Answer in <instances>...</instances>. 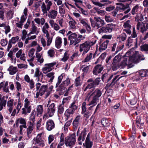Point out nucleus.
<instances>
[{
	"mask_svg": "<svg viewBox=\"0 0 148 148\" xmlns=\"http://www.w3.org/2000/svg\"><path fill=\"white\" fill-rule=\"evenodd\" d=\"M141 8L140 6L136 5L133 7L132 8L131 12L132 15L138 14L139 15L140 12Z\"/></svg>",
	"mask_w": 148,
	"mask_h": 148,
	"instance_id": "obj_25",
	"label": "nucleus"
},
{
	"mask_svg": "<svg viewBox=\"0 0 148 148\" xmlns=\"http://www.w3.org/2000/svg\"><path fill=\"white\" fill-rule=\"evenodd\" d=\"M58 13L57 11L54 10H51L49 11L47 15L51 19H50L53 20V19H55Z\"/></svg>",
	"mask_w": 148,
	"mask_h": 148,
	"instance_id": "obj_23",
	"label": "nucleus"
},
{
	"mask_svg": "<svg viewBox=\"0 0 148 148\" xmlns=\"http://www.w3.org/2000/svg\"><path fill=\"white\" fill-rule=\"evenodd\" d=\"M93 9L95 10L98 14L101 15L104 14L106 12L105 10H101L98 8L94 7Z\"/></svg>",
	"mask_w": 148,
	"mask_h": 148,
	"instance_id": "obj_52",
	"label": "nucleus"
},
{
	"mask_svg": "<svg viewBox=\"0 0 148 148\" xmlns=\"http://www.w3.org/2000/svg\"><path fill=\"white\" fill-rule=\"evenodd\" d=\"M43 135L44 133L43 132L38 134L36 137L34 138L32 140L33 144L38 147H43L45 146V143L42 138Z\"/></svg>",
	"mask_w": 148,
	"mask_h": 148,
	"instance_id": "obj_8",
	"label": "nucleus"
},
{
	"mask_svg": "<svg viewBox=\"0 0 148 148\" xmlns=\"http://www.w3.org/2000/svg\"><path fill=\"white\" fill-rule=\"evenodd\" d=\"M99 80L97 79H96L94 80V82L90 83L85 88L84 87V86L83 87L82 89L84 92H86L88 90L95 87L99 84Z\"/></svg>",
	"mask_w": 148,
	"mask_h": 148,
	"instance_id": "obj_17",
	"label": "nucleus"
},
{
	"mask_svg": "<svg viewBox=\"0 0 148 148\" xmlns=\"http://www.w3.org/2000/svg\"><path fill=\"white\" fill-rule=\"evenodd\" d=\"M24 107L31 108L30 100L27 98H25L24 100Z\"/></svg>",
	"mask_w": 148,
	"mask_h": 148,
	"instance_id": "obj_62",
	"label": "nucleus"
},
{
	"mask_svg": "<svg viewBox=\"0 0 148 148\" xmlns=\"http://www.w3.org/2000/svg\"><path fill=\"white\" fill-rule=\"evenodd\" d=\"M49 23L51 27L53 28L54 30L58 31L60 29V26L57 23H55L54 21L52 19H50Z\"/></svg>",
	"mask_w": 148,
	"mask_h": 148,
	"instance_id": "obj_28",
	"label": "nucleus"
},
{
	"mask_svg": "<svg viewBox=\"0 0 148 148\" xmlns=\"http://www.w3.org/2000/svg\"><path fill=\"white\" fill-rule=\"evenodd\" d=\"M27 10L26 8H25L23 11L24 14L22 15L21 17L20 21L22 23H24L27 18Z\"/></svg>",
	"mask_w": 148,
	"mask_h": 148,
	"instance_id": "obj_41",
	"label": "nucleus"
},
{
	"mask_svg": "<svg viewBox=\"0 0 148 148\" xmlns=\"http://www.w3.org/2000/svg\"><path fill=\"white\" fill-rule=\"evenodd\" d=\"M16 57L19 58L21 60L25 61V55L24 53H22V50L20 49L16 54Z\"/></svg>",
	"mask_w": 148,
	"mask_h": 148,
	"instance_id": "obj_31",
	"label": "nucleus"
},
{
	"mask_svg": "<svg viewBox=\"0 0 148 148\" xmlns=\"http://www.w3.org/2000/svg\"><path fill=\"white\" fill-rule=\"evenodd\" d=\"M138 74L136 75L135 78L137 80L141 79L142 77H146L145 70H141L139 71L138 72Z\"/></svg>",
	"mask_w": 148,
	"mask_h": 148,
	"instance_id": "obj_22",
	"label": "nucleus"
},
{
	"mask_svg": "<svg viewBox=\"0 0 148 148\" xmlns=\"http://www.w3.org/2000/svg\"><path fill=\"white\" fill-rule=\"evenodd\" d=\"M8 71L9 72V74L10 75H12L15 74L17 72L18 70L16 67L11 66L9 67L8 69Z\"/></svg>",
	"mask_w": 148,
	"mask_h": 148,
	"instance_id": "obj_37",
	"label": "nucleus"
},
{
	"mask_svg": "<svg viewBox=\"0 0 148 148\" xmlns=\"http://www.w3.org/2000/svg\"><path fill=\"white\" fill-rule=\"evenodd\" d=\"M41 75L42 77H43V74L40 71L39 69L38 68H36L34 77H36L38 78V82L39 81V78Z\"/></svg>",
	"mask_w": 148,
	"mask_h": 148,
	"instance_id": "obj_39",
	"label": "nucleus"
},
{
	"mask_svg": "<svg viewBox=\"0 0 148 148\" xmlns=\"http://www.w3.org/2000/svg\"><path fill=\"white\" fill-rule=\"evenodd\" d=\"M115 25L110 23L106 25L99 29V33L100 34L110 33L114 29Z\"/></svg>",
	"mask_w": 148,
	"mask_h": 148,
	"instance_id": "obj_14",
	"label": "nucleus"
},
{
	"mask_svg": "<svg viewBox=\"0 0 148 148\" xmlns=\"http://www.w3.org/2000/svg\"><path fill=\"white\" fill-rule=\"evenodd\" d=\"M102 94V91L101 90L97 88L95 90L91 93V95H92V100L90 101L88 104L89 106L91 105L92 104H94V105H96L97 104V102L99 101V98L101 97Z\"/></svg>",
	"mask_w": 148,
	"mask_h": 148,
	"instance_id": "obj_6",
	"label": "nucleus"
},
{
	"mask_svg": "<svg viewBox=\"0 0 148 148\" xmlns=\"http://www.w3.org/2000/svg\"><path fill=\"white\" fill-rule=\"evenodd\" d=\"M103 69V67L101 65H97L93 68V73L95 75H98L101 72Z\"/></svg>",
	"mask_w": 148,
	"mask_h": 148,
	"instance_id": "obj_20",
	"label": "nucleus"
},
{
	"mask_svg": "<svg viewBox=\"0 0 148 148\" xmlns=\"http://www.w3.org/2000/svg\"><path fill=\"white\" fill-rule=\"evenodd\" d=\"M136 20L138 21L136 28L138 30H139L140 27L141 31L143 32L146 31L148 28V21H143L141 24V21L143 19V17L141 14L136 15L135 17Z\"/></svg>",
	"mask_w": 148,
	"mask_h": 148,
	"instance_id": "obj_4",
	"label": "nucleus"
},
{
	"mask_svg": "<svg viewBox=\"0 0 148 148\" xmlns=\"http://www.w3.org/2000/svg\"><path fill=\"white\" fill-rule=\"evenodd\" d=\"M30 32L27 35L28 36H29L31 34H35L38 35L39 33V30L38 28L36 26L34 21L32 22L31 27L30 29Z\"/></svg>",
	"mask_w": 148,
	"mask_h": 148,
	"instance_id": "obj_18",
	"label": "nucleus"
},
{
	"mask_svg": "<svg viewBox=\"0 0 148 148\" xmlns=\"http://www.w3.org/2000/svg\"><path fill=\"white\" fill-rule=\"evenodd\" d=\"M109 41L107 40L104 41L100 45L99 47V51L101 52L105 50L107 48V46Z\"/></svg>",
	"mask_w": 148,
	"mask_h": 148,
	"instance_id": "obj_33",
	"label": "nucleus"
},
{
	"mask_svg": "<svg viewBox=\"0 0 148 148\" xmlns=\"http://www.w3.org/2000/svg\"><path fill=\"white\" fill-rule=\"evenodd\" d=\"M75 137V134L66 137L64 140V144L66 146V147H69L71 148L72 147L76 142Z\"/></svg>",
	"mask_w": 148,
	"mask_h": 148,
	"instance_id": "obj_12",
	"label": "nucleus"
},
{
	"mask_svg": "<svg viewBox=\"0 0 148 148\" xmlns=\"http://www.w3.org/2000/svg\"><path fill=\"white\" fill-rule=\"evenodd\" d=\"M47 54L48 56L50 57L53 58L54 56L55 52L53 49H51L49 50L47 52Z\"/></svg>",
	"mask_w": 148,
	"mask_h": 148,
	"instance_id": "obj_56",
	"label": "nucleus"
},
{
	"mask_svg": "<svg viewBox=\"0 0 148 148\" xmlns=\"http://www.w3.org/2000/svg\"><path fill=\"white\" fill-rule=\"evenodd\" d=\"M37 60L38 62L40 64L43 63L44 61V59L42 56V54L40 53H38L36 55Z\"/></svg>",
	"mask_w": 148,
	"mask_h": 148,
	"instance_id": "obj_47",
	"label": "nucleus"
},
{
	"mask_svg": "<svg viewBox=\"0 0 148 148\" xmlns=\"http://www.w3.org/2000/svg\"><path fill=\"white\" fill-rule=\"evenodd\" d=\"M96 41H87L80 45L79 51L82 52V56L85 55L89 51L91 47L96 43Z\"/></svg>",
	"mask_w": 148,
	"mask_h": 148,
	"instance_id": "obj_3",
	"label": "nucleus"
},
{
	"mask_svg": "<svg viewBox=\"0 0 148 148\" xmlns=\"http://www.w3.org/2000/svg\"><path fill=\"white\" fill-rule=\"evenodd\" d=\"M119 10H121L124 11V13L126 14L128 13L131 10V9L128 5H121L119 7Z\"/></svg>",
	"mask_w": 148,
	"mask_h": 148,
	"instance_id": "obj_27",
	"label": "nucleus"
},
{
	"mask_svg": "<svg viewBox=\"0 0 148 148\" xmlns=\"http://www.w3.org/2000/svg\"><path fill=\"white\" fill-rule=\"evenodd\" d=\"M69 54L67 51L65 52L64 54V56L61 59V60L65 62L69 58Z\"/></svg>",
	"mask_w": 148,
	"mask_h": 148,
	"instance_id": "obj_54",
	"label": "nucleus"
},
{
	"mask_svg": "<svg viewBox=\"0 0 148 148\" xmlns=\"http://www.w3.org/2000/svg\"><path fill=\"white\" fill-rule=\"evenodd\" d=\"M55 104L53 103H52L49 106L47 110V112L45 113L43 116V119L45 121L49 117L52 116L55 111Z\"/></svg>",
	"mask_w": 148,
	"mask_h": 148,
	"instance_id": "obj_10",
	"label": "nucleus"
},
{
	"mask_svg": "<svg viewBox=\"0 0 148 148\" xmlns=\"http://www.w3.org/2000/svg\"><path fill=\"white\" fill-rule=\"evenodd\" d=\"M79 11L80 13H82L85 16H87L89 15V13L86 10L82 8H80V9H79Z\"/></svg>",
	"mask_w": 148,
	"mask_h": 148,
	"instance_id": "obj_60",
	"label": "nucleus"
},
{
	"mask_svg": "<svg viewBox=\"0 0 148 148\" xmlns=\"http://www.w3.org/2000/svg\"><path fill=\"white\" fill-rule=\"evenodd\" d=\"M71 79L67 77L66 79L62 82L61 84V88L62 87H66L69 86L71 83Z\"/></svg>",
	"mask_w": 148,
	"mask_h": 148,
	"instance_id": "obj_42",
	"label": "nucleus"
},
{
	"mask_svg": "<svg viewBox=\"0 0 148 148\" xmlns=\"http://www.w3.org/2000/svg\"><path fill=\"white\" fill-rule=\"evenodd\" d=\"M67 17H68V23L70 29L73 30H75L76 28L75 25L76 23V22L69 15H68Z\"/></svg>",
	"mask_w": 148,
	"mask_h": 148,
	"instance_id": "obj_19",
	"label": "nucleus"
},
{
	"mask_svg": "<svg viewBox=\"0 0 148 148\" xmlns=\"http://www.w3.org/2000/svg\"><path fill=\"white\" fill-rule=\"evenodd\" d=\"M119 75H117L113 79L112 82L110 84H108L106 86L108 87H112L115 84V82L119 80V79L121 78L122 76L120 77H119Z\"/></svg>",
	"mask_w": 148,
	"mask_h": 148,
	"instance_id": "obj_43",
	"label": "nucleus"
},
{
	"mask_svg": "<svg viewBox=\"0 0 148 148\" xmlns=\"http://www.w3.org/2000/svg\"><path fill=\"white\" fill-rule=\"evenodd\" d=\"M122 58V55L119 53L114 58L112 64V68L113 71H116L120 67V62Z\"/></svg>",
	"mask_w": 148,
	"mask_h": 148,
	"instance_id": "obj_13",
	"label": "nucleus"
},
{
	"mask_svg": "<svg viewBox=\"0 0 148 148\" xmlns=\"http://www.w3.org/2000/svg\"><path fill=\"white\" fill-rule=\"evenodd\" d=\"M62 44V39L60 36L57 37L55 40V46L57 49L60 48Z\"/></svg>",
	"mask_w": 148,
	"mask_h": 148,
	"instance_id": "obj_32",
	"label": "nucleus"
},
{
	"mask_svg": "<svg viewBox=\"0 0 148 148\" xmlns=\"http://www.w3.org/2000/svg\"><path fill=\"white\" fill-rule=\"evenodd\" d=\"M90 135L88 134L85 141V146L86 148H91L92 145V143L90 140Z\"/></svg>",
	"mask_w": 148,
	"mask_h": 148,
	"instance_id": "obj_34",
	"label": "nucleus"
},
{
	"mask_svg": "<svg viewBox=\"0 0 148 148\" xmlns=\"http://www.w3.org/2000/svg\"><path fill=\"white\" fill-rule=\"evenodd\" d=\"M65 75V74L64 73H62L61 75L59 76L58 79V81L56 84V88L59 87V88H61V84H60L64 77Z\"/></svg>",
	"mask_w": 148,
	"mask_h": 148,
	"instance_id": "obj_38",
	"label": "nucleus"
},
{
	"mask_svg": "<svg viewBox=\"0 0 148 148\" xmlns=\"http://www.w3.org/2000/svg\"><path fill=\"white\" fill-rule=\"evenodd\" d=\"M74 82L76 86L78 87L80 86L82 84V81L80 77L79 76L77 78L75 79Z\"/></svg>",
	"mask_w": 148,
	"mask_h": 148,
	"instance_id": "obj_49",
	"label": "nucleus"
},
{
	"mask_svg": "<svg viewBox=\"0 0 148 148\" xmlns=\"http://www.w3.org/2000/svg\"><path fill=\"white\" fill-rule=\"evenodd\" d=\"M14 84L17 90L18 91H21L22 89L21 84L18 82L16 81L15 82Z\"/></svg>",
	"mask_w": 148,
	"mask_h": 148,
	"instance_id": "obj_55",
	"label": "nucleus"
},
{
	"mask_svg": "<svg viewBox=\"0 0 148 148\" xmlns=\"http://www.w3.org/2000/svg\"><path fill=\"white\" fill-rule=\"evenodd\" d=\"M93 55V53L91 52H90L89 53L87 54L86 57L82 60V62L85 63L90 62L92 59Z\"/></svg>",
	"mask_w": 148,
	"mask_h": 148,
	"instance_id": "obj_40",
	"label": "nucleus"
},
{
	"mask_svg": "<svg viewBox=\"0 0 148 148\" xmlns=\"http://www.w3.org/2000/svg\"><path fill=\"white\" fill-rule=\"evenodd\" d=\"M37 115L38 116L41 115L43 112V106L41 105H39L37 106L36 108Z\"/></svg>",
	"mask_w": 148,
	"mask_h": 148,
	"instance_id": "obj_44",
	"label": "nucleus"
},
{
	"mask_svg": "<svg viewBox=\"0 0 148 148\" xmlns=\"http://www.w3.org/2000/svg\"><path fill=\"white\" fill-rule=\"evenodd\" d=\"M79 20L80 23L82 24L84 27L88 24L86 22V20L82 17H80L79 18Z\"/></svg>",
	"mask_w": 148,
	"mask_h": 148,
	"instance_id": "obj_63",
	"label": "nucleus"
},
{
	"mask_svg": "<svg viewBox=\"0 0 148 148\" xmlns=\"http://www.w3.org/2000/svg\"><path fill=\"white\" fill-rule=\"evenodd\" d=\"M56 64V62H55L45 64L42 69L43 73L47 74L48 73L54 69V66Z\"/></svg>",
	"mask_w": 148,
	"mask_h": 148,
	"instance_id": "obj_15",
	"label": "nucleus"
},
{
	"mask_svg": "<svg viewBox=\"0 0 148 148\" xmlns=\"http://www.w3.org/2000/svg\"><path fill=\"white\" fill-rule=\"evenodd\" d=\"M137 40V38L134 39L133 38H132V37L130 36L128 38L127 40L126 46L129 47L131 46L132 44V43L134 41L135 42V45H136Z\"/></svg>",
	"mask_w": 148,
	"mask_h": 148,
	"instance_id": "obj_36",
	"label": "nucleus"
},
{
	"mask_svg": "<svg viewBox=\"0 0 148 148\" xmlns=\"http://www.w3.org/2000/svg\"><path fill=\"white\" fill-rule=\"evenodd\" d=\"M17 103L14 102V100L11 99L7 102V109L10 114L11 113V115L14 116L16 113V109L14 108Z\"/></svg>",
	"mask_w": 148,
	"mask_h": 148,
	"instance_id": "obj_9",
	"label": "nucleus"
},
{
	"mask_svg": "<svg viewBox=\"0 0 148 148\" xmlns=\"http://www.w3.org/2000/svg\"><path fill=\"white\" fill-rule=\"evenodd\" d=\"M45 3L46 5L43 2L41 6V8L44 14H47V11H49L52 4L51 2L49 0H45Z\"/></svg>",
	"mask_w": 148,
	"mask_h": 148,
	"instance_id": "obj_16",
	"label": "nucleus"
},
{
	"mask_svg": "<svg viewBox=\"0 0 148 148\" xmlns=\"http://www.w3.org/2000/svg\"><path fill=\"white\" fill-rule=\"evenodd\" d=\"M127 38L126 34L124 32H123L118 37L119 39L122 41H123L125 40Z\"/></svg>",
	"mask_w": 148,
	"mask_h": 148,
	"instance_id": "obj_61",
	"label": "nucleus"
},
{
	"mask_svg": "<svg viewBox=\"0 0 148 148\" xmlns=\"http://www.w3.org/2000/svg\"><path fill=\"white\" fill-rule=\"evenodd\" d=\"M101 122L102 125L104 127H107L109 125L108 120L106 118H103Z\"/></svg>",
	"mask_w": 148,
	"mask_h": 148,
	"instance_id": "obj_57",
	"label": "nucleus"
},
{
	"mask_svg": "<svg viewBox=\"0 0 148 148\" xmlns=\"http://www.w3.org/2000/svg\"><path fill=\"white\" fill-rule=\"evenodd\" d=\"M35 125L28 124V127L27 129V137L29 138L31 137V134L33 130Z\"/></svg>",
	"mask_w": 148,
	"mask_h": 148,
	"instance_id": "obj_26",
	"label": "nucleus"
},
{
	"mask_svg": "<svg viewBox=\"0 0 148 148\" xmlns=\"http://www.w3.org/2000/svg\"><path fill=\"white\" fill-rule=\"evenodd\" d=\"M55 127V124L53 121L51 119L47 120L46 123V127L49 131H50Z\"/></svg>",
	"mask_w": 148,
	"mask_h": 148,
	"instance_id": "obj_21",
	"label": "nucleus"
},
{
	"mask_svg": "<svg viewBox=\"0 0 148 148\" xmlns=\"http://www.w3.org/2000/svg\"><path fill=\"white\" fill-rule=\"evenodd\" d=\"M94 20L90 18V21L92 27L98 29L105 25L106 23L104 20L100 17H95Z\"/></svg>",
	"mask_w": 148,
	"mask_h": 148,
	"instance_id": "obj_7",
	"label": "nucleus"
},
{
	"mask_svg": "<svg viewBox=\"0 0 148 148\" xmlns=\"http://www.w3.org/2000/svg\"><path fill=\"white\" fill-rule=\"evenodd\" d=\"M54 74V72H51L47 73L46 76L47 77L50 78L49 82H51L53 81L55 77Z\"/></svg>",
	"mask_w": 148,
	"mask_h": 148,
	"instance_id": "obj_48",
	"label": "nucleus"
},
{
	"mask_svg": "<svg viewBox=\"0 0 148 148\" xmlns=\"http://www.w3.org/2000/svg\"><path fill=\"white\" fill-rule=\"evenodd\" d=\"M68 38L70 41V45L73 44L75 46L79 43V40L77 39V35L75 33H72L71 31H69L67 34Z\"/></svg>",
	"mask_w": 148,
	"mask_h": 148,
	"instance_id": "obj_11",
	"label": "nucleus"
},
{
	"mask_svg": "<svg viewBox=\"0 0 148 148\" xmlns=\"http://www.w3.org/2000/svg\"><path fill=\"white\" fill-rule=\"evenodd\" d=\"M75 2V4L76 6L79 8H81L80 7V5L82 4L83 3V1L81 0H73Z\"/></svg>",
	"mask_w": 148,
	"mask_h": 148,
	"instance_id": "obj_58",
	"label": "nucleus"
},
{
	"mask_svg": "<svg viewBox=\"0 0 148 148\" xmlns=\"http://www.w3.org/2000/svg\"><path fill=\"white\" fill-rule=\"evenodd\" d=\"M106 56V53H102L98 59L97 61L95 62V64H97L99 63L100 61H101L104 59Z\"/></svg>",
	"mask_w": 148,
	"mask_h": 148,
	"instance_id": "obj_59",
	"label": "nucleus"
},
{
	"mask_svg": "<svg viewBox=\"0 0 148 148\" xmlns=\"http://www.w3.org/2000/svg\"><path fill=\"white\" fill-rule=\"evenodd\" d=\"M14 14V11L11 10H8L6 13V16L9 19H11L13 17Z\"/></svg>",
	"mask_w": 148,
	"mask_h": 148,
	"instance_id": "obj_50",
	"label": "nucleus"
},
{
	"mask_svg": "<svg viewBox=\"0 0 148 148\" xmlns=\"http://www.w3.org/2000/svg\"><path fill=\"white\" fill-rule=\"evenodd\" d=\"M19 38V37L18 36H16L15 37L12 38L11 39L9 40V41L10 43L12 44H15L16 42L18 40Z\"/></svg>",
	"mask_w": 148,
	"mask_h": 148,
	"instance_id": "obj_64",
	"label": "nucleus"
},
{
	"mask_svg": "<svg viewBox=\"0 0 148 148\" xmlns=\"http://www.w3.org/2000/svg\"><path fill=\"white\" fill-rule=\"evenodd\" d=\"M36 112L35 110H33L30 115L29 117V120L28 122V124H30L35 125V116Z\"/></svg>",
	"mask_w": 148,
	"mask_h": 148,
	"instance_id": "obj_29",
	"label": "nucleus"
},
{
	"mask_svg": "<svg viewBox=\"0 0 148 148\" xmlns=\"http://www.w3.org/2000/svg\"><path fill=\"white\" fill-rule=\"evenodd\" d=\"M53 87L52 85L49 86L48 84L41 85L40 83H37L36 84V90H39V91L36 92L35 97L38 98L39 96H42L45 92H47L46 95V97H47L50 94Z\"/></svg>",
	"mask_w": 148,
	"mask_h": 148,
	"instance_id": "obj_1",
	"label": "nucleus"
},
{
	"mask_svg": "<svg viewBox=\"0 0 148 148\" xmlns=\"http://www.w3.org/2000/svg\"><path fill=\"white\" fill-rule=\"evenodd\" d=\"M46 36L47 38V45L49 46L52 42L53 38L50 37L49 35Z\"/></svg>",
	"mask_w": 148,
	"mask_h": 148,
	"instance_id": "obj_53",
	"label": "nucleus"
},
{
	"mask_svg": "<svg viewBox=\"0 0 148 148\" xmlns=\"http://www.w3.org/2000/svg\"><path fill=\"white\" fill-rule=\"evenodd\" d=\"M128 54L129 52H127L125 54L126 56H125L123 61L120 63V67L123 68L127 66L128 68H131L132 67V64L136 61L137 58L136 55L134 54L132 56L127 57V55Z\"/></svg>",
	"mask_w": 148,
	"mask_h": 148,
	"instance_id": "obj_2",
	"label": "nucleus"
},
{
	"mask_svg": "<svg viewBox=\"0 0 148 148\" xmlns=\"http://www.w3.org/2000/svg\"><path fill=\"white\" fill-rule=\"evenodd\" d=\"M81 119V116L78 115L73 121V126L76 128H77L79 125H80Z\"/></svg>",
	"mask_w": 148,
	"mask_h": 148,
	"instance_id": "obj_30",
	"label": "nucleus"
},
{
	"mask_svg": "<svg viewBox=\"0 0 148 148\" xmlns=\"http://www.w3.org/2000/svg\"><path fill=\"white\" fill-rule=\"evenodd\" d=\"M8 81L2 82L0 83V89L3 88V91L6 93L9 92L8 86Z\"/></svg>",
	"mask_w": 148,
	"mask_h": 148,
	"instance_id": "obj_24",
	"label": "nucleus"
},
{
	"mask_svg": "<svg viewBox=\"0 0 148 148\" xmlns=\"http://www.w3.org/2000/svg\"><path fill=\"white\" fill-rule=\"evenodd\" d=\"M17 121L18 123L22 124V125L24 128H27L26 123L25 119L23 118H20L18 119Z\"/></svg>",
	"mask_w": 148,
	"mask_h": 148,
	"instance_id": "obj_45",
	"label": "nucleus"
},
{
	"mask_svg": "<svg viewBox=\"0 0 148 148\" xmlns=\"http://www.w3.org/2000/svg\"><path fill=\"white\" fill-rule=\"evenodd\" d=\"M64 104L62 103L60 104L58 108V112L60 114H62L64 110Z\"/></svg>",
	"mask_w": 148,
	"mask_h": 148,
	"instance_id": "obj_51",
	"label": "nucleus"
},
{
	"mask_svg": "<svg viewBox=\"0 0 148 148\" xmlns=\"http://www.w3.org/2000/svg\"><path fill=\"white\" fill-rule=\"evenodd\" d=\"M31 108L28 107H24L22 109V114L25 115L27 113H30L31 111Z\"/></svg>",
	"mask_w": 148,
	"mask_h": 148,
	"instance_id": "obj_46",
	"label": "nucleus"
},
{
	"mask_svg": "<svg viewBox=\"0 0 148 148\" xmlns=\"http://www.w3.org/2000/svg\"><path fill=\"white\" fill-rule=\"evenodd\" d=\"M77 108V104L76 101H73L70 105L69 108L65 112L64 114L66 117V120H68L72 116L74 112Z\"/></svg>",
	"mask_w": 148,
	"mask_h": 148,
	"instance_id": "obj_5",
	"label": "nucleus"
},
{
	"mask_svg": "<svg viewBox=\"0 0 148 148\" xmlns=\"http://www.w3.org/2000/svg\"><path fill=\"white\" fill-rule=\"evenodd\" d=\"M49 28V25L47 23H45L44 25L42 27V30L43 34L46 35V36L49 35L48 30Z\"/></svg>",
	"mask_w": 148,
	"mask_h": 148,
	"instance_id": "obj_35",
	"label": "nucleus"
}]
</instances>
